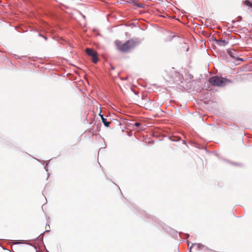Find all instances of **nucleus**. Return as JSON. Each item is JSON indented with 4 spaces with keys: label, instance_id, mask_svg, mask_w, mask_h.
<instances>
[{
    "label": "nucleus",
    "instance_id": "obj_7",
    "mask_svg": "<svg viewBox=\"0 0 252 252\" xmlns=\"http://www.w3.org/2000/svg\"><path fill=\"white\" fill-rule=\"evenodd\" d=\"M243 4L248 9L252 10V3L249 0H245Z\"/></svg>",
    "mask_w": 252,
    "mask_h": 252
},
{
    "label": "nucleus",
    "instance_id": "obj_9",
    "mask_svg": "<svg viewBox=\"0 0 252 252\" xmlns=\"http://www.w3.org/2000/svg\"><path fill=\"white\" fill-rule=\"evenodd\" d=\"M135 5L138 6V7H141V6H140L138 4H137V3H135Z\"/></svg>",
    "mask_w": 252,
    "mask_h": 252
},
{
    "label": "nucleus",
    "instance_id": "obj_6",
    "mask_svg": "<svg viewBox=\"0 0 252 252\" xmlns=\"http://www.w3.org/2000/svg\"><path fill=\"white\" fill-rule=\"evenodd\" d=\"M216 41L217 44L220 46H224L228 43V41L222 39L216 40Z\"/></svg>",
    "mask_w": 252,
    "mask_h": 252
},
{
    "label": "nucleus",
    "instance_id": "obj_1",
    "mask_svg": "<svg viewBox=\"0 0 252 252\" xmlns=\"http://www.w3.org/2000/svg\"><path fill=\"white\" fill-rule=\"evenodd\" d=\"M114 43L117 49L122 52H128L138 45V42L133 39H129L125 43L117 40Z\"/></svg>",
    "mask_w": 252,
    "mask_h": 252
},
{
    "label": "nucleus",
    "instance_id": "obj_5",
    "mask_svg": "<svg viewBox=\"0 0 252 252\" xmlns=\"http://www.w3.org/2000/svg\"><path fill=\"white\" fill-rule=\"evenodd\" d=\"M100 113L99 114V115L100 116V117H101V119L102 120V121L103 122V123L104 124V125L107 126V127H109V125L110 124V122H108L107 121V119L105 118H104L103 117V115H101V108H100Z\"/></svg>",
    "mask_w": 252,
    "mask_h": 252
},
{
    "label": "nucleus",
    "instance_id": "obj_8",
    "mask_svg": "<svg viewBox=\"0 0 252 252\" xmlns=\"http://www.w3.org/2000/svg\"><path fill=\"white\" fill-rule=\"evenodd\" d=\"M140 125H141V123H138V122L135 123L134 124V126H136L137 127L139 126Z\"/></svg>",
    "mask_w": 252,
    "mask_h": 252
},
{
    "label": "nucleus",
    "instance_id": "obj_2",
    "mask_svg": "<svg viewBox=\"0 0 252 252\" xmlns=\"http://www.w3.org/2000/svg\"><path fill=\"white\" fill-rule=\"evenodd\" d=\"M209 82L210 84L213 86L222 87L226 83H230L231 81L229 79L223 77L214 76L210 78Z\"/></svg>",
    "mask_w": 252,
    "mask_h": 252
},
{
    "label": "nucleus",
    "instance_id": "obj_3",
    "mask_svg": "<svg viewBox=\"0 0 252 252\" xmlns=\"http://www.w3.org/2000/svg\"><path fill=\"white\" fill-rule=\"evenodd\" d=\"M86 52L88 56L92 57V61L94 63H96L97 62L98 54L96 51L91 48H86Z\"/></svg>",
    "mask_w": 252,
    "mask_h": 252
},
{
    "label": "nucleus",
    "instance_id": "obj_4",
    "mask_svg": "<svg viewBox=\"0 0 252 252\" xmlns=\"http://www.w3.org/2000/svg\"><path fill=\"white\" fill-rule=\"evenodd\" d=\"M227 52L232 58L234 59H236L238 61H243L242 59L237 58V54L235 50L228 49L227 50Z\"/></svg>",
    "mask_w": 252,
    "mask_h": 252
}]
</instances>
